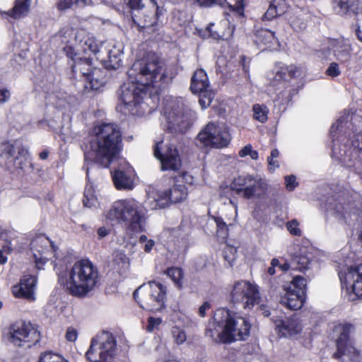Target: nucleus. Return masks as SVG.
I'll return each mask as SVG.
<instances>
[{
    "instance_id": "nucleus-40",
    "label": "nucleus",
    "mask_w": 362,
    "mask_h": 362,
    "mask_svg": "<svg viewBox=\"0 0 362 362\" xmlns=\"http://www.w3.org/2000/svg\"><path fill=\"white\" fill-rule=\"evenodd\" d=\"M102 71L100 69L95 68L88 77L87 80L89 81L92 89H98L104 84L105 81L103 78L100 77Z\"/></svg>"
},
{
    "instance_id": "nucleus-45",
    "label": "nucleus",
    "mask_w": 362,
    "mask_h": 362,
    "mask_svg": "<svg viewBox=\"0 0 362 362\" xmlns=\"http://www.w3.org/2000/svg\"><path fill=\"white\" fill-rule=\"evenodd\" d=\"M171 333L175 342L177 345L183 344L187 339L185 332L177 327H173Z\"/></svg>"
},
{
    "instance_id": "nucleus-6",
    "label": "nucleus",
    "mask_w": 362,
    "mask_h": 362,
    "mask_svg": "<svg viewBox=\"0 0 362 362\" xmlns=\"http://www.w3.org/2000/svg\"><path fill=\"white\" fill-rule=\"evenodd\" d=\"M111 221L129 223L132 231L139 233L145 230V212L141 204L134 199L115 202L107 214Z\"/></svg>"
},
{
    "instance_id": "nucleus-17",
    "label": "nucleus",
    "mask_w": 362,
    "mask_h": 362,
    "mask_svg": "<svg viewBox=\"0 0 362 362\" xmlns=\"http://www.w3.org/2000/svg\"><path fill=\"white\" fill-rule=\"evenodd\" d=\"M339 276L343 287L351 289L357 297L362 298V264L340 272Z\"/></svg>"
},
{
    "instance_id": "nucleus-30",
    "label": "nucleus",
    "mask_w": 362,
    "mask_h": 362,
    "mask_svg": "<svg viewBox=\"0 0 362 362\" xmlns=\"http://www.w3.org/2000/svg\"><path fill=\"white\" fill-rule=\"evenodd\" d=\"M254 42L258 47L265 45L270 48L272 45L276 42L274 33L268 29L257 30L255 35Z\"/></svg>"
},
{
    "instance_id": "nucleus-12",
    "label": "nucleus",
    "mask_w": 362,
    "mask_h": 362,
    "mask_svg": "<svg viewBox=\"0 0 362 362\" xmlns=\"http://www.w3.org/2000/svg\"><path fill=\"white\" fill-rule=\"evenodd\" d=\"M230 141V136L226 128L214 122H209L197 137V145L204 147L222 148Z\"/></svg>"
},
{
    "instance_id": "nucleus-54",
    "label": "nucleus",
    "mask_w": 362,
    "mask_h": 362,
    "mask_svg": "<svg viewBox=\"0 0 362 362\" xmlns=\"http://www.w3.org/2000/svg\"><path fill=\"white\" fill-rule=\"evenodd\" d=\"M283 69L286 72V77L293 78L299 76V69L294 65L284 66Z\"/></svg>"
},
{
    "instance_id": "nucleus-55",
    "label": "nucleus",
    "mask_w": 362,
    "mask_h": 362,
    "mask_svg": "<svg viewBox=\"0 0 362 362\" xmlns=\"http://www.w3.org/2000/svg\"><path fill=\"white\" fill-rule=\"evenodd\" d=\"M291 26L296 30H303L306 28V23L298 17H295L291 21Z\"/></svg>"
},
{
    "instance_id": "nucleus-20",
    "label": "nucleus",
    "mask_w": 362,
    "mask_h": 362,
    "mask_svg": "<svg viewBox=\"0 0 362 362\" xmlns=\"http://www.w3.org/2000/svg\"><path fill=\"white\" fill-rule=\"evenodd\" d=\"M36 278L34 276L25 275L22 277L19 284L13 286V293L17 298L28 300H35V288Z\"/></svg>"
},
{
    "instance_id": "nucleus-63",
    "label": "nucleus",
    "mask_w": 362,
    "mask_h": 362,
    "mask_svg": "<svg viewBox=\"0 0 362 362\" xmlns=\"http://www.w3.org/2000/svg\"><path fill=\"white\" fill-rule=\"evenodd\" d=\"M211 308V305L208 302L204 303L199 308V314L202 317H205L206 311Z\"/></svg>"
},
{
    "instance_id": "nucleus-19",
    "label": "nucleus",
    "mask_w": 362,
    "mask_h": 362,
    "mask_svg": "<svg viewBox=\"0 0 362 362\" xmlns=\"http://www.w3.org/2000/svg\"><path fill=\"white\" fill-rule=\"evenodd\" d=\"M187 196V189L183 185L173 186L168 191L161 192L158 198L155 200L156 207L163 209L169 205V202L178 203L186 199Z\"/></svg>"
},
{
    "instance_id": "nucleus-38",
    "label": "nucleus",
    "mask_w": 362,
    "mask_h": 362,
    "mask_svg": "<svg viewBox=\"0 0 362 362\" xmlns=\"http://www.w3.org/2000/svg\"><path fill=\"white\" fill-rule=\"evenodd\" d=\"M287 289L305 295L306 279L301 276H294Z\"/></svg>"
},
{
    "instance_id": "nucleus-11",
    "label": "nucleus",
    "mask_w": 362,
    "mask_h": 362,
    "mask_svg": "<svg viewBox=\"0 0 362 362\" xmlns=\"http://www.w3.org/2000/svg\"><path fill=\"white\" fill-rule=\"evenodd\" d=\"M336 329L339 336L336 340L337 351L333 354L334 358H340L342 362H361L359 353L350 341V334L355 330L354 326L345 324L339 325Z\"/></svg>"
},
{
    "instance_id": "nucleus-33",
    "label": "nucleus",
    "mask_w": 362,
    "mask_h": 362,
    "mask_svg": "<svg viewBox=\"0 0 362 362\" xmlns=\"http://www.w3.org/2000/svg\"><path fill=\"white\" fill-rule=\"evenodd\" d=\"M351 50L350 45L338 42L334 47V55L336 59L340 62H346L351 58Z\"/></svg>"
},
{
    "instance_id": "nucleus-21",
    "label": "nucleus",
    "mask_w": 362,
    "mask_h": 362,
    "mask_svg": "<svg viewBox=\"0 0 362 362\" xmlns=\"http://www.w3.org/2000/svg\"><path fill=\"white\" fill-rule=\"evenodd\" d=\"M275 324L279 332L285 337H294L303 329L301 320L296 315L285 320H276Z\"/></svg>"
},
{
    "instance_id": "nucleus-24",
    "label": "nucleus",
    "mask_w": 362,
    "mask_h": 362,
    "mask_svg": "<svg viewBox=\"0 0 362 362\" xmlns=\"http://www.w3.org/2000/svg\"><path fill=\"white\" fill-rule=\"evenodd\" d=\"M350 209L349 204L338 202L332 209L333 215L341 223L351 226L356 219V216L355 214H352Z\"/></svg>"
},
{
    "instance_id": "nucleus-26",
    "label": "nucleus",
    "mask_w": 362,
    "mask_h": 362,
    "mask_svg": "<svg viewBox=\"0 0 362 362\" xmlns=\"http://www.w3.org/2000/svg\"><path fill=\"white\" fill-rule=\"evenodd\" d=\"M209 87V79L203 69L197 70L191 79L190 89L192 93H202Z\"/></svg>"
},
{
    "instance_id": "nucleus-36",
    "label": "nucleus",
    "mask_w": 362,
    "mask_h": 362,
    "mask_svg": "<svg viewBox=\"0 0 362 362\" xmlns=\"http://www.w3.org/2000/svg\"><path fill=\"white\" fill-rule=\"evenodd\" d=\"M15 152L14 146L11 143L6 142L2 144V151L0 155V158L1 160H4L5 165H7L15 160Z\"/></svg>"
},
{
    "instance_id": "nucleus-15",
    "label": "nucleus",
    "mask_w": 362,
    "mask_h": 362,
    "mask_svg": "<svg viewBox=\"0 0 362 362\" xmlns=\"http://www.w3.org/2000/svg\"><path fill=\"white\" fill-rule=\"evenodd\" d=\"M168 122V129L171 132H183L189 126L187 116L184 112L182 99L172 102L169 107L165 110Z\"/></svg>"
},
{
    "instance_id": "nucleus-62",
    "label": "nucleus",
    "mask_w": 362,
    "mask_h": 362,
    "mask_svg": "<svg viewBox=\"0 0 362 362\" xmlns=\"http://www.w3.org/2000/svg\"><path fill=\"white\" fill-rule=\"evenodd\" d=\"M10 98V92L6 88L0 90V103H4Z\"/></svg>"
},
{
    "instance_id": "nucleus-23",
    "label": "nucleus",
    "mask_w": 362,
    "mask_h": 362,
    "mask_svg": "<svg viewBox=\"0 0 362 362\" xmlns=\"http://www.w3.org/2000/svg\"><path fill=\"white\" fill-rule=\"evenodd\" d=\"M333 8L341 15L362 16V2L359 0H334Z\"/></svg>"
},
{
    "instance_id": "nucleus-49",
    "label": "nucleus",
    "mask_w": 362,
    "mask_h": 362,
    "mask_svg": "<svg viewBox=\"0 0 362 362\" xmlns=\"http://www.w3.org/2000/svg\"><path fill=\"white\" fill-rule=\"evenodd\" d=\"M326 74L330 77H337L341 74L339 65L336 62H332L326 70Z\"/></svg>"
},
{
    "instance_id": "nucleus-8",
    "label": "nucleus",
    "mask_w": 362,
    "mask_h": 362,
    "mask_svg": "<svg viewBox=\"0 0 362 362\" xmlns=\"http://www.w3.org/2000/svg\"><path fill=\"white\" fill-rule=\"evenodd\" d=\"M116 346L114 336L103 331L91 339L86 356L90 362H112L116 355Z\"/></svg>"
},
{
    "instance_id": "nucleus-14",
    "label": "nucleus",
    "mask_w": 362,
    "mask_h": 362,
    "mask_svg": "<svg viewBox=\"0 0 362 362\" xmlns=\"http://www.w3.org/2000/svg\"><path fill=\"white\" fill-rule=\"evenodd\" d=\"M231 300L234 303H242L244 309H252L260 303V296L256 285L247 281L235 282L230 292Z\"/></svg>"
},
{
    "instance_id": "nucleus-32",
    "label": "nucleus",
    "mask_w": 362,
    "mask_h": 362,
    "mask_svg": "<svg viewBox=\"0 0 362 362\" xmlns=\"http://www.w3.org/2000/svg\"><path fill=\"white\" fill-rule=\"evenodd\" d=\"M197 2L204 6L218 4L221 7L228 6L233 10H239L243 8V0H197Z\"/></svg>"
},
{
    "instance_id": "nucleus-59",
    "label": "nucleus",
    "mask_w": 362,
    "mask_h": 362,
    "mask_svg": "<svg viewBox=\"0 0 362 362\" xmlns=\"http://www.w3.org/2000/svg\"><path fill=\"white\" fill-rule=\"evenodd\" d=\"M66 339L69 341H75L78 337V332L76 329L69 327L66 332Z\"/></svg>"
},
{
    "instance_id": "nucleus-44",
    "label": "nucleus",
    "mask_w": 362,
    "mask_h": 362,
    "mask_svg": "<svg viewBox=\"0 0 362 362\" xmlns=\"http://www.w3.org/2000/svg\"><path fill=\"white\" fill-rule=\"evenodd\" d=\"M199 93V103L202 106V109H205L209 107L214 98V93L211 90L206 89Z\"/></svg>"
},
{
    "instance_id": "nucleus-41",
    "label": "nucleus",
    "mask_w": 362,
    "mask_h": 362,
    "mask_svg": "<svg viewBox=\"0 0 362 362\" xmlns=\"http://www.w3.org/2000/svg\"><path fill=\"white\" fill-rule=\"evenodd\" d=\"M252 110L254 119L262 123H264L267 120L269 110L267 106L255 104L253 106Z\"/></svg>"
},
{
    "instance_id": "nucleus-18",
    "label": "nucleus",
    "mask_w": 362,
    "mask_h": 362,
    "mask_svg": "<svg viewBox=\"0 0 362 362\" xmlns=\"http://www.w3.org/2000/svg\"><path fill=\"white\" fill-rule=\"evenodd\" d=\"M31 250L37 267L40 269L48 259L47 254L52 251L54 252V247L52 242L45 235H40L35 237L31 242Z\"/></svg>"
},
{
    "instance_id": "nucleus-37",
    "label": "nucleus",
    "mask_w": 362,
    "mask_h": 362,
    "mask_svg": "<svg viewBox=\"0 0 362 362\" xmlns=\"http://www.w3.org/2000/svg\"><path fill=\"white\" fill-rule=\"evenodd\" d=\"M105 48V47H103L101 43L98 42L94 37H88L84 42V51H90L94 53L96 57L98 56L100 52H103Z\"/></svg>"
},
{
    "instance_id": "nucleus-64",
    "label": "nucleus",
    "mask_w": 362,
    "mask_h": 362,
    "mask_svg": "<svg viewBox=\"0 0 362 362\" xmlns=\"http://www.w3.org/2000/svg\"><path fill=\"white\" fill-rule=\"evenodd\" d=\"M353 29L354 30L355 35H356L357 38L362 42V32L360 29V25L358 23H356L354 26Z\"/></svg>"
},
{
    "instance_id": "nucleus-47",
    "label": "nucleus",
    "mask_w": 362,
    "mask_h": 362,
    "mask_svg": "<svg viewBox=\"0 0 362 362\" xmlns=\"http://www.w3.org/2000/svg\"><path fill=\"white\" fill-rule=\"evenodd\" d=\"M299 222L296 219H293L287 222L286 228L293 235L300 236L301 230L299 228Z\"/></svg>"
},
{
    "instance_id": "nucleus-60",
    "label": "nucleus",
    "mask_w": 362,
    "mask_h": 362,
    "mask_svg": "<svg viewBox=\"0 0 362 362\" xmlns=\"http://www.w3.org/2000/svg\"><path fill=\"white\" fill-rule=\"evenodd\" d=\"M148 324L147 326V330L148 332H152L155 327H156L161 323V319L151 317L148 318Z\"/></svg>"
},
{
    "instance_id": "nucleus-9",
    "label": "nucleus",
    "mask_w": 362,
    "mask_h": 362,
    "mask_svg": "<svg viewBox=\"0 0 362 362\" xmlns=\"http://www.w3.org/2000/svg\"><path fill=\"white\" fill-rule=\"evenodd\" d=\"M230 189L246 199L261 198L267 191V184L260 176L243 175L233 179Z\"/></svg>"
},
{
    "instance_id": "nucleus-48",
    "label": "nucleus",
    "mask_w": 362,
    "mask_h": 362,
    "mask_svg": "<svg viewBox=\"0 0 362 362\" xmlns=\"http://www.w3.org/2000/svg\"><path fill=\"white\" fill-rule=\"evenodd\" d=\"M139 242L141 244H144V250L148 253L150 252L155 245V242L152 239H148L147 236L142 235L139 237Z\"/></svg>"
},
{
    "instance_id": "nucleus-56",
    "label": "nucleus",
    "mask_w": 362,
    "mask_h": 362,
    "mask_svg": "<svg viewBox=\"0 0 362 362\" xmlns=\"http://www.w3.org/2000/svg\"><path fill=\"white\" fill-rule=\"evenodd\" d=\"M285 182L286 189L288 191H292L295 189V187L298 185L296 182V177L295 175H288L285 177Z\"/></svg>"
},
{
    "instance_id": "nucleus-58",
    "label": "nucleus",
    "mask_w": 362,
    "mask_h": 362,
    "mask_svg": "<svg viewBox=\"0 0 362 362\" xmlns=\"http://www.w3.org/2000/svg\"><path fill=\"white\" fill-rule=\"evenodd\" d=\"M214 26V25L213 23H211L207 28V30L210 34V36L212 38L216 39V40L223 39L225 36V34L223 32L220 33L218 30H213Z\"/></svg>"
},
{
    "instance_id": "nucleus-7",
    "label": "nucleus",
    "mask_w": 362,
    "mask_h": 362,
    "mask_svg": "<svg viewBox=\"0 0 362 362\" xmlns=\"http://www.w3.org/2000/svg\"><path fill=\"white\" fill-rule=\"evenodd\" d=\"M133 296L142 308L157 312L165 307L166 288L160 283L149 281L140 286Z\"/></svg>"
},
{
    "instance_id": "nucleus-35",
    "label": "nucleus",
    "mask_w": 362,
    "mask_h": 362,
    "mask_svg": "<svg viewBox=\"0 0 362 362\" xmlns=\"http://www.w3.org/2000/svg\"><path fill=\"white\" fill-rule=\"evenodd\" d=\"M83 203L86 207L88 208H96L98 206V198L93 187L90 185H87L85 188Z\"/></svg>"
},
{
    "instance_id": "nucleus-1",
    "label": "nucleus",
    "mask_w": 362,
    "mask_h": 362,
    "mask_svg": "<svg viewBox=\"0 0 362 362\" xmlns=\"http://www.w3.org/2000/svg\"><path fill=\"white\" fill-rule=\"evenodd\" d=\"M129 81L120 88L121 103L117 108L124 114L142 116L147 112L144 100L149 87L161 89L168 85L174 76L153 54H148L134 62L129 69Z\"/></svg>"
},
{
    "instance_id": "nucleus-53",
    "label": "nucleus",
    "mask_w": 362,
    "mask_h": 362,
    "mask_svg": "<svg viewBox=\"0 0 362 362\" xmlns=\"http://www.w3.org/2000/svg\"><path fill=\"white\" fill-rule=\"evenodd\" d=\"M76 0H58L57 7L59 11H66L75 5Z\"/></svg>"
},
{
    "instance_id": "nucleus-52",
    "label": "nucleus",
    "mask_w": 362,
    "mask_h": 362,
    "mask_svg": "<svg viewBox=\"0 0 362 362\" xmlns=\"http://www.w3.org/2000/svg\"><path fill=\"white\" fill-rule=\"evenodd\" d=\"M279 151L276 148L272 151L270 156L267 158L269 169L274 170L279 166L277 162L274 160L279 156Z\"/></svg>"
},
{
    "instance_id": "nucleus-29",
    "label": "nucleus",
    "mask_w": 362,
    "mask_h": 362,
    "mask_svg": "<svg viewBox=\"0 0 362 362\" xmlns=\"http://www.w3.org/2000/svg\"><path fill=\"white\" fill-rule=\"evenodd\" d=\"M286 11V5L283 0H273L267 11L262 17L263 21H271L273 18L281 16Z\"/></svg>"
},
{
    "instance_id": "nucleus-34",
    "label": "nucleus",
    "mask_w": 362,
    "mask_h": 362,
    "mask_svg": "<svg viewBox=\"0 0 362 362\" xmlns=\"http://www.w3.org/2000/svg\"><path fill=\"white\" fill-rule=\"evenodd\" d=\"M30 0H16V4L12 11H11V16L15 18H19L25 16L29 11Z\"/></svg>"
},
{
    "instance_id": "nucleus-61",
    "label": "nucleus",
    "mask_w": 362,
    "mask_h": 362,
    "mask_svg": "<svg viewBox=\"0 0 362 362\" xmlns=\"http://www.w3.org/2000/svg\"><path fill=\"white\" fill-rule=\"evenodd\" d=\"M257 308L256 311L257 313L262 315L264 317H269L270 315V311L268 309V307L264 304H258L256 305Z\"/></svg>"
},
{
    "instance_id": "nucleus-10",
    "label": "nucleus",
    "mask_w": 362,
    "mask_h": 362,
    "mask_svg": "<svg viewBox=\"0 0 362 362\" xmlns=\"http://www.w3.org/2000/svg\"><path fill=\"white\" fill-rule=\"evenodd\" d=\"M133 22L140 28L153 26L161 13L156 0H129Z\"/></svg>"
},
{
    "instance_id": "nucleus-27",
    "label": "nucleus",
    "mask_w": 362,
    "mask_h": 362,
    "mask_svg": "<svg viewBox=\"0 0 362 362\" xmlns=\"http://www.w3.org/2000/svg\"><path fill=\"white\" fill-rule=\"evenodd\" d=\"M305 299V295L286 289V293L281 300V303L286 308L296 310L301 308Z\"/></svg>"
},
{
    "instance_id": "nucleus-46",
    "label": "nucleus",
    "mask_w": 362,
    "mask_h": 362,
    "mask_svg": "<svg viewBox=\"0 0 362 362\" xmlns=\"http://www.w3.org/2000/svg\"><path fill=\"white\" fill-rule=\"evenodd\" d=\"M239 156L241 158H244L247 156H250L252 160H257L259 157L258 152L252 149L250 144H247L244 146L240 151Z\"/></svg>"
},
{
    "instance_id": "nucleus-2",
    "label": "nucleus",
    "mask_w": 362,
    "mask_h": 362,
    "mask_svg": "<svg viewBox=\"0 0 362 362\" xmlns=\"http://www.w3.org/2000/svg\"><path fill=\"white\" fill-rule=\"evenodd\" d=\"M93 137L90 141V150L84 153L86 168L88 162H93L107 168L120 151L122 133L113 123H103L93 129ZM87 176L89 167L86 168Z\"/></svg>"
},
{
    "instance_id": "nucleus-4",
    "label": "nucleus",
    "mask_w": 362,
    "mask_h": 362,
    "mask_svg": "<svg viewBox=\"0 0 362 362\" xmlns=\"http://www.w3.org/2000/svg\"><path fill=\"white\" fill-rule=\"evenodd\" d=\"M99 281L98 268L88 259L76 262L69 272L59 274V282L69 293L86 296Z\"/></svg>"
},
{
    "instance_id": "nucleus-13",
    "label": "nucleus",
    "mask_w": 362,
    "mask_h": 362,
    "mask_svg": "<svg viewBox=\"0 0 362 362\" xmlns=\"http://www.w3.org/2000/svg\"><path fill=\"white\" fill-rule=\"evenodd\" d=\"M8 340L15 346L30 347L40 340V333L29 322H18L10 327Z\"/></svg>"
},
{
    "instance_id": "nucleus-25",
    "label": "nucleus",
    "mask_w": 362,
    "mask_h": 362,
    "mask_svg": "<svg viewBox=\"0 0 362 362\" xmlns=\"http://www.w3.org/2000/svg\"><path fill=\"white\" fill-rule=\"evenodd\" d=\"M313 255L308 252V248L300 247L292 257L293 269L303 272L309 269Z\"/></svg>"
},
{
    "instance_id": "nucleus-57",
    "label": "nucleus",
    "mask_w": 362,
    "mask_h": 362,
    "mask_svg": "<svg viewBox=\"0 0 362 362\" xmlns=\"http://www.w3.org/2000/svg\"><path fill=\"white\" fill-rule=\"evenodd\" d=\"M114 260L118 264L120 262L127 263L129 262V258L124 252L116 251L114 254Z\"/></svg>"
},
{
    "instance_id": "nucleus-22",
    "label": "nucleus",
    "mask_w": 362,
    "mask_h": 362,
    "mask_svg": "<svg viewBox=\"0 0 362 362\" xmlns=\"http://www.w3.org/2000/svg\"><path fill=\"white\" fill-rule=\"evenodd\" d=\"M122 52L115 46L111 48L105 47L103 52H100L97 59L100 61L107 69L115 70L121 66Z\"/></svg>"
},
{
    "instance_id": "nucleus-43",
    "label": "nucleus",
    "mask_w": 362,
    "mask_h": 362,
    "mask_svg": "<svg viewBox=\"0 0 362 362\" xmlns=\"http://www.w3.org/2000/svg\"><path fill=\"white\" fill-rule=\"evenodd\" d=\"M38 362H67L61 356L51 351H46L40 354Z\"/></svg>"
},
{
    "instance_id": "nucleus-42",
    "label": "nucleus",
    "mask_w": 362,
    "mask_h": 362,
    "mask_svg": "<svg viewBox=\"0 0 362 362\" xmlns=\"http://www.w3.org/2000/svg\"><path fill=\"white\" fill-rule=\"evenodd\" d=\"M211 218L214 221V222L216 224L217 235L220 238L225 239L228 235V225L224 222V221L221 217L213 216H211Z\"/></svg>"
},
{
    "instance_id": "nucleus-16",
    "label": "nucleus",
    "mask_w": 362,
    "mask_h": 362,
    "mask_svg": "<svg viewBox=\"0 0 362 362\" xmlns=\"http://www.w3.org/2000/svg\"><path fill=\"white\" fill-rule=\"evenodd\" d=\"M154 156L161 163L162 170L177 171L182 165L177 148L173 146L163 150V141L157 142L154 146Z\"/></svg>"
},
{
    "instance_id": "nucleus-31",
    "label": "nucleus",
    "mask_w": 362,
    "mask_h": 362,
    "mask_svg": "<svg viewBox=\"0 0 362 362\" xmlns=\"http://www.w3.org/2000/svg\"><path fill=\"white\" fill-rule=\"evenodd\" d=\"M71 58L74 61V64L71 65L72 71L76 74H81L87 79L95 69L93 68L90 59L78 58L77 60H75L73 57H71Z\"/></svg>"
},
{
    "instance_id": "nucleus-39",
    "label": "nucleus",
    "mask_w": 362,
    "mask_h": 362,
    "mask_svg": "<svg viewBox=\"0 0 362 362\" xmlns=\"http://www.w3.org/2000/svg\"><path fill=\"white\" fill-rule=\"evenodd\" d=\"M166 274L178 288H182L184 276L182 269L179 267H170L166 271Z\"/></svg>"
},
{
    "instance_id": "nucleus-50",
    "label": "nucleus",
    "mask_w": 362,
    "mask_h": 362,
    "mask_svg": "<svg viewBox=\"0 0 362 362\" xmlns=\"http://www.w3.org/2000/svg\"><path fill=\"white\" fill-rule=\"evenodd\" d=\"M235 248L230 246H226L223 250V256L226 261L231 265L235 259Z\"/></svg>"
},
{
    "instance_id": "nucleus-51",
    "label": "nucleus",
    "mask_w": 362,
    "mask_h": 362,
    "mask_svg": "<svg viewBox=\"0 0 362 362\" xmlns=\"http://www.w3.org/2000/svg\"><path fill=\"white\" fill-rule=\"evenodd\" d=\"M288 78L286 75V72L284 71L283 67H281L279 70L276 71L274 79L271 81L273 86H276L278 82H284Z\"/></svg>"
},
{
    "instance_id": "nucleus-28",
    "label": "nucleus",
    "mask_w": 362,
    "mask_h": 362,
    "mask_svg": "<svg viewBox=\"0 0 362 362\" xmlns=\"http://www.w3.org/2000/svg\"><path fill=\"white\" fill-rule=\"evenodd\" d=\"M112 180L118 189H132L133 188V180L131 176L124 171L115 170L112 175Z\"/></svg>"
},
{
    "instance_id": "nucleus-3",
    "label": "nucleus",
    "mask_w": 362,
    "mask_h": 362,
    "mask_svg": "<svg viewBox=\"0 0 362 362\" xmlns=\"http://www.w3.org/2000/svg\"><path fill=\"white\" fill-rule=\"evenodd\" d=\"M353 114L350 110H344L331 127L330 134L333 139L332 157L346 168H354L362 175V147L341 144L346 135L356 130L352 123Z\"/></svg>"
},
{
    "instance_id": "nucleus-5",
    "label": "nucleus",
    "mask_w": 362,
    "mask_h": 362,
    "mask_svg": "<svg viewBox=\"0 0 362 362\" xmlns=\"http://www.w3.org/2000/svg\"><path fill=\"white\" fill-rule=\"evenodd\" d=\"M214 323L221 328L218 332L220 341L230 344L246 339L250 334V323L244 317L231 313L228 310L220 308L214 315Z\"/></svg>"
}]
</instances>
